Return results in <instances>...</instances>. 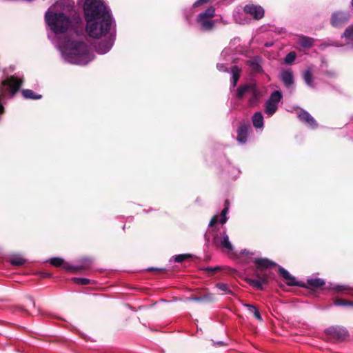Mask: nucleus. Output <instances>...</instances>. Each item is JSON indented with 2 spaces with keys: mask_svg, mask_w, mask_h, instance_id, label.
<instances>
[{
  "mask_svg": "<svg viewBox=\"0 0 353 353\" xmlns=\"http://www.w3.org/2000/svg\"><path fill=\"white\" fill-rule=\"evenodd\" d=\"M215 14V9L214 7L210 6L205 11L199 14L197 21L201 25V27L205 30H211L214 26V22L210 19Z\"/></svg>",
  "mask_w": 353,
  "mask_h": 353,
  "instance_id": "nucleus-8",
  "label": "nucleus"
},
{
  "mask_svg": "<svg viewBox=\"0 0 353 353\" xmlns=\"http://www.w3.org/2000/svg\"><path fill=\"white\" fill-rule=\"evenodd\" d=\"M351 4H352V8H353V0L351 1Z\"/></svg>",
  "mask_w": 353,
  "mask_h": 353,
  "instance_id": "nucleus-50",
  "label": "nucleus"
},
{
  "mask_svg": "<svg viewBox=\"0 0 353 353\" xmlns=\"http://www.w3.org/2000/svg\"><path fill=\"white\" fill-rule=\"evenodd\" d=\"M57 5L66 11H70L73 9L74 2L73 0H59Z\"/></svg>",
  "mask_w": 353,
  "mask_h": 353,
  "instance_id": "nucleus-21",
  "label": "nucleus"
},
{
  "mask_svg": "<svg viewBox=\"0 0 353 353\" xmlns=\"http://www.w3.org/2000/svg\"><path fill=\"white\" fill-rule=\"evenodd\" d=\"M218 343H219V344H222V343H223V342L220 341V342H219Z\"/></svg>",
  "mask_w": 353,
  "mask_h": 353,
  "instance_id": "nucleus-51",
  "label": "nucleus"
},
{
  "mask_svg": "<svg viewBox=\"0 0 353 353\" xmlns=\"http://www.w3.org/2000/svg\"><path fill=\"white\" fill-rule=\"evenodd\" d=\"M350 19V14L347 12H334L331 17L330 23L333 27L341 28Z\"/></svg>",
  "mask_w": 353,
  "mask_h": 353,
  "instance_id": "nucleus-10",
  "label": "nucleus"
},
{
  "mask_svg": "<svg viewBox=\"0 0 353 353\" xmlns=\"http://www.w3.org/2000/svg\"><path fill=\"white\" fill-rule=\"evenodd\" d=\"M243 11L252 16L254 19L259 20L264 17V9L261 6L248 4L246 5Z\"/></svg>",
  "mask_w": 353,
  "mask_h": 353,
  "instance_id": "nucleus-13",
  "label": "nucleus"
},
{
  "mask_svg": "<svg viewBox=\"0 0 353 353\" xmlns=\"http://www.w3.org/2000/svg\"><path fill=\"white\" fill-rule=\"evenodd\" d=\"M342 37H345L348 42L353 43V25L348 26L345 29Z\"/></svg>",
  "mask_w": 353,
  "mask_h": 353,
  "instance_id": "nucleus-26",
  "label": "nucleus"
},
{
  "mask_svg": "<svg viewBox=\"0 0 353 353\" xmlns=\"http://www.w3.org/2000/svg\"><path fill=\"white\" fill-rule=\"evenodd\" d=\"M241 253H242L243 254H248V253H249V251L245 249V250H243L241 251Z\"/></svg>",
  "mask_w": 353,
  "mask_h": 353,
  "instance_id": "nucleus-47",
  "label": "nucleus"
},
{
  "mask_svg": "<svg viewBox=\"0 0 353 353\" xmlns=\"http://www.w3.org/2000/svg\"><path fill=\"white\" fill-rule=\"evenodd\" d=\"M23 98L26 99H40L42 98L41 94L35 93L33 90L30 89H24L21 91Z\"/></svg>",
  "mask_w": 353,
  "mask_h": 353,
  "instance_id": "nucleus-20",
  "label": "nucleus"
},
{
  "mask_svg": "<svg viewBox=\"0 0 353 353\" xmlns=\"http://www.w3.org/2000/svg\"><path fill=\"white\" fill-rule=\"evenodd\" d=\"M324 73L325 74L330 77H334L335 75L334 72L332 71H325Z\"/></svg>",
  "mask_w": 353,
  "mask_h": 353,
  "instance_id": "nucleus-44",
  "label": "nucleus"
},
{
  "mask_svg": "<svg viewBox=\"0 0 353 353\" xmlns=\"http://www.w3.org/2000/svg\"><path fill=\"white\" fill-rule=\"evenodd\" d=\"M228 170H231V171L232 172L231 174V175H230V177H231L232 179H235L240 172V171L239 170L236 169L234 167H231V166L228 167Z\"/></svg>",
  "mask_w": 353,
  "mask_h": 353,
  "instance_id": "nucleus-36",
  "label": "nucleus"
},
{
  "mask_svg": "<svg viewBox=\"0 0 353 353\" xmlns=\"http://www.w3.org/2000/svg\"><path fill=\"white\" fill-rule=\"evenodd\" d=\"M217 216L214 215L210 220L208 226L213 227L217 223Z\"/></svg>",
  "mask_w": 353,
  "mask_h": 353,
  "instance_id": "nucleus-40",
  "label": "nucleus"
},
{
  "mask_svg": "<svg viewBox=\"0 0 353 353\" xmlns=\"http://www.w3.org/2000/svg\"><path fill=\"white\" fill-rule=\"evenodd\" d=\"M248 134H237L236 137L233 136V138L236 139L240 144H244L248 141Z\"/></svg>",
  "mask_w": 353,
  "mask_h": 353,
  "instance_id": "nucleus-33",
  "label": "nucleus"
},
{
  "mask_svg": "<svg viewBox=\"0 0 353 353\" xmlns=\"http://www.w3.org/2000/svg\"><path fill=\"white\" fill-rule=\"evenodd\" d=\"M312 70V68H307L303 72V79L307 86L312 88H314L316 85L315 83H314V77Z\"/></svg>",
  "mask_w": 353,
  "mask_h": 353,
  "instance_id": "nucleus-16",
  "label": "nucleus"
},
{
  "mask_svg": "<svg viewBox=\"0 0 353 353\" xmlns=\"http://www.w3.org/2000/svg\"><path fill=\"white\" fill-rule=\"evenodd\" d=\"M212 232H213L212 240L213 245L219 246L225 250L232 251L233 250V245L229 240L225 227L223 228V231L219 233L214 231V229H212Z\"/></svg>",
  "mask_w": 353,
  "mask_h": 353,
  "instance_id": "nucleus-5",
  "label": "nucleus"
},
{
  "mask_svg": "<svg viewBox=\"0 0 353 353\" xmlns=\"http://www.w3.org/2000/svg\"><path fill=\"white\" fill-rule=\"evenodd\" d=\"M154 270V268H148V270Z\"/></svg>",
  "mask_w": 353,
  "mask_h": 353,
  "instance_id": "nucleus-49",
  "label": "nucleus"
},
{
  "mask_svg": "<svg viewBox=\"0 0 353 353\" xmlns=\"http://www.w3.org/2000/svg\"><path fill=\"white\" fill-rule=\"evenodd\" d=\"M332 290L336 292H340L345 290H352V288L346 285H333L330 287Z\"/></svg>",
  "mask_w": 353,
  "mask_h": 353,
  "instance_id": "nucleus-31",
  "label": "nucleus"
},
{
  "mask_svg": "<svg viewBox=\"0 0 353 353\" xmlns=\"http://www.w3.org/2000/svg\"><path fill=\"white\" fill-rule=\"evenodd\" d=\"M334 305L336 306H352L353 307V302L343 299H336L334 301Z\"/></svg>",
  "mask_w": 353,
  "mask_h": 353,
  "instance_id": "nucleus-29",
  "label": "nucleus"
},
{
  "mask_svg": "<svg viewBox=\"0 0 353 353\" xmlns=\"http://www.w3.org/2000/svg\"><path fill=\"white\" fill-rule=\"evenodd\" d=\"M279 78L285 88H294L295 81L294 73L291 69L288 68L282 70L280 73Z\"/></svg>",
  "mask_w": 353,
  "mask_h": 353,
  "instance_id": "nucleus-12",
  "label": "nucleus"
},
{
  "mask_svg": "<svg viewBox=\"0 0 353 353\" xmlns=\"http://www.w3.org/2000/svg\"><path fill=\"white\" fill-rule=\"evenodd\" d=\"M260 63L261 58L258 56L254 57L253 59L248 61V65L252 70L256 72H259L261 70V65Z\"/></svg>",
  "mask_w": 353,
  "mask_h": 353,
  "instance_id": "nucleus-23",
  "label": "nucleus"
},
{
  "mask_svg": "<svg viewBox=\"0 0 353 353\" xmlns=\"http://www.w3.org/2000/svg\"><path fill=\"white\" fill-rule=\"evenodd\" d=\"M205 271L208 272H217L221 270V268L219 266H215V267H207L203 269Z\"/></svg>",
  "mask_w": 353,
  "mask_h": 353,
  "instance_id": "nucleus-38",
  "label": "nucleus"
},
{
  "mask_svg": "<svg viewBox=\"0 0 353 353\" xmlns=\"http://www.w3.org/2000/svg\"><path fill=\"white\" fill-rule=\"evenodd\" d=\"M189 299L191 301H197V302L203 301L201 296H192Z\"/></svg>",
  "mask_w": 353,
  "mask_h": 353,
  "instance_id": "nucleus-43",
  "label": "nucleus"
},
{
  "mask_svg": "<svg viewBox=\"0 0 353 353\" xmlns=\"http://www.w3.org/2000/svg\"><path fill=\"white\" fill-rule=\"evenodd\" d=\"M265 46L270 47V46H271V44H270V43L265 44Z\"/></svg>",
  "mask_w": 353,
  "mask_h": 353,
  "instance_id": "nucleus-48",
  "label": "nucleus"
},
{
  "mask_svg": "<svg viewBox=\"0 0 353 353\" xmlns=\"http://www.w3.org/2000/svg\"><path fill=\"white\" fill-rule=\"evenodd\" d=\"M298 118L301 121L307 125L312 129H315L317 128L318 124L314 117L306 110H301L298 112Z\"/></svg>",
  "mask_w": 353,
  "mask_h": 353,
  "instance_id": "nucleus-14",
  "label": "nucleus"
},
{
  "mask_svg": "<svg viewBox=\"0 0 353 353\" xmlns=\"http://www.w3.org/2000/svg\"><path fill=\"white\" fill-rule=\"evenodd\" d=\"M296 58V53L294 51L290 52L284 58V63L291 65Z\"/></svg>",
  "mask_w": 353,
  "mask_h": 353,
  "instance_id": "nucleus-27",
  "label": "nucleus"
},
{
  "mask_svg": "<svg viewBox=\"0 0 353 353\" xmlns=\"http://www.w3.org/2000/svg\"><path fill=\"white\" fill-rule=\"evenodd\" d=\"M205 239L207 242L210 241V236L208 233H205Z\"/></svg>",
  "mask_w": 353,
  "mask_h": 353,
  "instance_id": "nucleus-45",
  "label": "nucleus"
},
{
  "mask_svg": "<svg viewBox=\"0 0 353 353\" xmlns=\"http://www.w3.org/2000/svg\"><path fill=\"white\" fill-rule=\"evenodd\" d=\"M230 72L232 74V79L230 81L231 86L232 88H234V87H236L237 82L239 81V79L240 77L241 69L239 68L238 65H234L230 69Z\"/></svg>",
  "mask_w": 353,
  "mask_h": 353,
  "instance_id": "nucleus-17",
  "label": "nucleus"
},
{
  "mask_svg": "<svg viewBox=\"0 0 353 353\" xmlns=\"http://www.w3.org/2000/svg\"><path fill=\"white\" fill-rule=\"evenodd\" d=\"M228 212V207L225 205L221 213V219L219 221L221 224L225 223L226 221H228V217L226 216Z\"/></svg>",
  "mask_w": 353,
  "mask_h": 353,
  "instance_id": "nucleus-34",
  "label": "nucleus"
},
{
  "mask_svg": "<svg viewBox=\"0 0 353 353\" xmlns=\"http://www.w3.org/2000/svg\"><path fill=\"white\" fill-rule=\"evenodd\" d=\"M45 20L51 32L56 36L69 30L61 41L55 43L65 62L84 65L94 59V54L83 40V24L79 15L70 19L62 12L48 10Z\"/></svg>",
  "mask_w": 353,
  "mask_h": 353,
  "instance_id": "nucleus-1",
  "label": "nucleus"
},
{
  "mask_svg": "<svg viewBox=\"0 0 353 353\" xmlns=\"http://www.w3.org/2000/svg\"><path fill=\"white\" fill-rule=\"evenodd\" d=\"M239 87L238 88V89L236 90V97L239 99H241L245 95H250V90H247L246 91H243V93L241 94V95H239Z\"/></svg>",
  "mask_w": 353,
  "mask_h": 353,
  "instance_id": "nucleus-39",
  "label": "nucleus"
},
{
  "mask_svg": "<svg viewBox=\"0 0 353 353\" xmlns=\"http://www.w3.org/2000/svg\"><path fill=\"white\" fill-rule=\"evenodd\" d=\"M247 126L245 125H241L239 129L237 130V132L238 133H240V132H247Z\"/></svg>",
  "mask_w": 353,
  "mask_h": 353,
  "instance_id": "nucleus-42",
  "label": "nucleus"
},
{
  "mask_svg": "<svg viewBox=\"0 0 353 353\" xmlns=\"http://www.w3.org/2000/svg\"><path fill=\"white\" fill-rule=\"evenodd\" d=\"M246 90L250 91V98L248 99V103L250 106L256 105L261 97V92L258 88L256 83L254 82H249L245 84H242L239 86V95H241L243 91H246Z\"/></svg>",
  "mask_w": 353,
  "mask_h": 353,
  "instance_id": "nucleus-6",
  "label": "nucleus"
},
{
  "mask_svg": "<svg viewBox=\"0 0 353 353\" xmlns=\"http://www.w3.org/2000/svg\"><path fill=\"white\" fill-rule=\"evenodd\" d=\"M72 280L75 283L81 285H85L90 283V280L86 278L74 277Z\"/></svg>",
  "mask_w": 353,
  "mask_h": 353,
  "instance_id": "nucleus-32",
  "label": "nucleus"
},
{
  "mask_svg": "<svg viewBox=\"0 0 353 353\" xmlns=\"http://www.w3.org/2000/svg\"><path fill=\"white\" fill-rule=\"evenodd\" d=\"M325 333L330 338L337 341H343L348 336V332L346 329L338 326L328 327L326 329Z\"/></svg>",
  "mask_w": 353,
  "mask_h": 353,
  "instance_id": "nucleus-9",
  "label": "nucleus"
},
{
  "mask_svg": "<svg viewBox=\"0 0 353 353\" xmlns=\"http://www.w3.org/2000/svg\"><path fill=\"white\" fill-rule=\"evenodd\" d=\"M308 285L313 288H319L325 285V281L319 278H310L307 279Z\"/></svg>",
  "mask_w": 353,
  "mask_h": 353,
  "instance_id": "nucleus-24",
  "label": "nucleus"
},
{
  "mask_svg": "<svg viewBox=\"0 0 353 353\" xmlns=\"http://www.w3.org/2000/svg\"><path fill=\"white\" fill-rule=\"evenodd\" d=\"M30 301L31 303L34 306L35 305V302H34V299L32 298V297H30Z\"/></svg>",
  "mask_w": 353,
  "mask_h": 353,
  "instance_id": "nucleus-46",
  "label": "nucleus"
},
{
  "mask_svg": "<svg viewBox=\"0 0 353 353\" xmlns=\"http://www.w3.org/2000/svg\"><path fill=\"white\" fill-rule=\"evenodd\" d=\"M279 273L286 281V284L289 286H298L299 285L295 277L292 276L288 270L283 268L279 267Z\"/></svg>",
  "mask_w": 353,
  "mask_h": 353,
  "instance_id": "nucleus-15",
  "label": "nucleus"
},
{
  "mask_svg": "<svg viewBox=\"0 0 353 353\" xmlns=\"http://www.w3.org/2000/svg\"><path fill=\"white\" fill-rule=\"evenodd\" d=\"M216 68L221 72H230V70H229L223 63H218L216 65Z\"/></svg>",
  "mask_w": 353,
  "mask_h": 353,
  "instance_id": "nucleus-37",
  "label": "nucleus"
},
{
  "mask_svg": "<svg viewBox=\"0 0 353 353\" xmlns=\"http://www.w3.org/2000/svg\"><path fill=\"white\" fill-rule=\"evenodd\" d=\"M22 79L16 77L12 76L11 77L3 81V86L8 87L12 95H14L20 89L22 85Z\"/></svg>",
  "mask_w": 353,
  "mask_h": 353,
  "instance_id": "nucleus-11",
  "label": "nucleus"
},
{
  "mask_svg": "<svg viewBox=\"0 0 353 353\" xmlns=\"http://www.w3.org/2000/svg\"><path fill=\"white\" fill-rule=\"evenodd\" d=\"M252 123L256 128L261 129L263 127V117L261 112H256L253 114Z\"/></svg>",
  "mask_w": 353,
  "mask_h": 353,
  "instance_id": "nucleus-18",
  "label": "nucleus"
},
{
  "mask_svg": "<svg viewBox=\"0 0 353 353\" xmlns=\"http://www.w3.org/2000/svg\"><path fill=\"white\" fill-rule=\"evenodd\" d=\"M10 262L12 265L21 266L26 263V259L20 255H14L10 258Z\"/></svg>",
  "mask_w": 353,
  "mask_h": 353,
  "instance_id": "nucleus-25",
  "label": "nucleus"
},
{
  "mask_svg": "<svg viewBox=\"0 0 353 353\" xmlns=\"http://www.w3.org/2000/svg\"><path fill=\"white\" fill-rule=\"evenodd\" d=\"M209 1L210 0H197L194 3L193 7H196L203 3H208Z\"/></svg>",
  "mask_w": 353,
  "mask_h": 353,
  "instance_id": "nucleus-41",
  "label": "nucleus"
},
{
  "mask_svg": "<svg viewBox=\"0 0 353 353\" xmlns=\"http://www.w3.org/2000/svg\"><path fill=\"white\" fill-rule=\"evenodd\" d=\"M78 3L83 8L88 35L94 39L108 35L96 45V52L101 54L108 52L116 39V23L110 8L103 0H78Z\"/></svg>",
  "mask_w": 353,
  "mask_h": 353,
  "instance_id": "nucleus-2",
  "label": "nucleus"
},
{
  "mask_svg": "<svg viewBox=\"0 0 353 353\" xmlns=\"http://www.w3.org/2000/svg\"><path fill=\"white\" fill-rule=\"evenodd\" d=\"M256 265L254 270L255 279L246 278L245 281L258 290H263V285L268 283L270 274L269 269L276 265V263L266 258H258L254 260Z\"/></svg>",
  "mask_w": 353,
  "mask_h": 353,
  "instance_id": "nucleus-3",
  "label": "nucleus"
},
{
  "mask_svg": "<svg viewBox=\"0 0 353 353\" xmlns=\"http://www.w3.org/2000/svg\"><path fill=\"white\" fill-rule=\"evenodd\" d=\"M298 43L303 48H310L314 45V39L311 37L301 36L299 38Z\"/></svg>",
  "mask_w": 353,
  "mask_h": 353,
  "instance_id": "nucleus-19",
  "label": "nucleus"
},
{
  "mask_svg": "<svg viewBox=\"0 0 353 353\" xmlns=\"http://www.w3.org/2000/svg\"><path fill=\"white\" fill-rule=\"evenodd\" d=\"M49 263L54 267L62 268L66 272L77 273L79 270H88L90 268L92 261L89 259H83L80 261V264L72 265L69 263L65 262L62 258L52 257L49 260Z\"/></svg>",
  "mask_w": 353,
  "mask_h": 353,
  "instance_id": "nucleus-4",
  "label": "nucleus"
},
{
  "mask_svg": "<svg viewBox=\"0 0 353 353\" xmlns=\"http://www.w3.org/2000/svg\"><path fill=\"white\" fill-rule=\"evenodd\" d=\"M203 301L212 302L214 301V296L213 294L208 293L201 296Z\"/></svg>",
  "mask_w": 353,
  "mask_h": 353,
  "instance_id": "nucleus-35",
  "label": "nucleus"
},
{
  "mask_svg": "<svg viewBox=\"0 0 353 353\" xmlns=\"http://www.w3.org/2000/svg\"><path fill=\"white\" fill-rule=\"evenodd\" d=\"M190 257L191 255L188 254H178L174 256V261L176 263H181L183 261L190 259Z\"/></svg>",
  "mask_w": 353,
  "mask_h": 353,
  "instance_id": "nucleus-30",
  "label": "nucleus"
},
{
  "mask_svg": "<svg viewBox=\"0 0 353 353\" xmlns=\"http://www.w3.org/2000/svg\"><path fill=\"white\" fill-rule=\"evenodd\" d=\"M243 305L248 308V311L252 313L254 317L259 321H263V318L255 305L249 304V303H243Z\"/></svg>",
  "mask_w": 353,
  "mask_h": 353,
  "instance_id": "nucleus-22",
  "label": "nucleus"
},
{
  "mask_svg": "<svg viewBox=\"0 0 353 353\" xmlns=\"http://www.w3.org/2000/svg\"><path fill=\"white\" fill-rule=\"evenodd\" d=\"M283 99V94L280 90L272 92L265 102V112L269 115H273L278 109V105Z\"/></svg>",
  "mask_w": 353,
  "mask_h": 353,
  "instance_id": "nucleus-7",
  "label": "nucleus"
},
{
  "mask_svg": "<svg viewBox=\"0 0 353 353\" xmlns=\"http://www.w3.org/2000/svg\"><path fill=\"white\" fill-rule=\"evenodd\" d=\"M216 286L225 294H233V292L230 289L228 285L226 283H217Z\"/></svg>",
  "mask_w": 353,
  "mask_h": 353,
  "instance_id": "nucleus-28",
  "label": "nucleus"
}]
</instances>
